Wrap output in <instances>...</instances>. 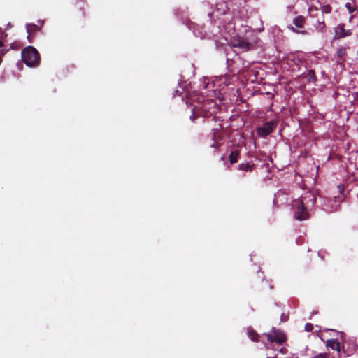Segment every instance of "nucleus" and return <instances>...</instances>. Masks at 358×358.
Here are the masks:
<instances>
[{"mask_svg":"<svg viewBox=\"0 0 358 358\" xmlns=\"http://www.w3.org/2000/svg\"><path fill=\"white\" fill-rule=\"evenodd\" d=\"M316 196L311 192H305L300 198L293 201L294 217L299 220H306L310 218L309 212L314 208Z\"/></svg>","mask_w":358,"mask_h":358,"instance_id":"obj_1","label":"nucleus"},{"mask_svg":"<svg viewBox=\"0 0 358 358\" xmlns=\"http://www.w3.org/2000/svg\"><path fill=\"white\" fill-rule=\"evenodd\" d=\"M22 59L28 66H36L40 63V55L33 46H27L22 50Z\"/></svg>","mask_w":358,"mask_h":358,"instance_id":"obj_2","label":"nucleus"},{"mask_svg":"<svg viewBox=\"0 0 358 358\" xmlns=\"http://www.w3.org/2000/svg\"><path fill=\"white\" fill-rule=\"evenodd\" d=\"M326 346L331 348L332 350H336V355H333L331 358H341V352L346 356L352 355L355 351V347H352L350 350L345 349V345H341L337 339H329L326 342Z\"/></svg>","mask_w":358,"mask_h":358,"instance_id":"obj_3","label":"nucleus"},{"mask_svg":"<svg viewBox=\"0 0 358 358\" xmlns=\"http://www.w3.org/2000/svg\"><path fill=\"white\" fill-rule=\"evenodd\" d=\"M265 336L269 342H275L280 345L287 341L285 334L279 329H275V328L273 329L271 333L266 334Z\"/></svg>","mask_w":358,"mask_h":358,"instance_id":"obj_4","label":"nucleus"},{"mask_svg":"<svg viewBox=\"0 0 358 358\" xmlns=\"http://www.w3.org/2000/svg\"><path fill=\"white\" fill-rule=\"evenodd\" d=\"M293 24L295 25V27L299 29H296L293 26L289 25L287 26V28L292 31V32L296 33V34H308V32L306 30H305L304 24H306V18L302 15H298L293 20Z\"/></svg>","mask_w":358,"mask_h":358,"instance_id":"obj_5","label":"nucleus"},{"mask_svg":"<svg viewBox=\"0 0 358 358\" xmlns=\"http://www.w3.org/2000/svg\"><path fill=\"white\" fill-rule=\"evenodd\" d=\"M277 124L274 121L266 122L263 127H258L257 129L259 136L265 138L269 136L275 129Z\"/></svg>","mask_w":358,"mask_h":358,"instance_id":"obj_6","label":"nucleus"},{"mask_svg":"<svg viewBox=\"0 0 358 358\" xmlns=\"http://www.w3.org/2000/svg\"><path fill=\"white\" fill-rule=\"evenodd\" d=\"M202 112L205 117H208L215 114L218 110L217 103L213 100L206 101L201 107Z\"/></svg>","mask_w":358,"mask_h":358,"instance_id":"obj_7","label":"nucleus"},{"mask_svg":"<svg viewBox=\"0 0 358 358\" xmlns=\"http://www.w3.org/2000/svg\"><path fill=\"white\" fill-rule=\"evenodd\" d=\"M352 35V31L350 29H345L344 24H339L335 28V37L336 38H341Z\"/></svg>","mask_w":358,"mask_h":358,"instance_id":"obj_8","label":"nucleus"},{"mask_svg":"<svg viewBox=\"0 0 358 358\" xmlns=\"http://www.w3.org/2000/svg\"><path fill=\"white\" fill-rule=\"evenodd\" d=\"M233 46L244 50H249L252 48V44L245 38H238L233 42Z\"/></svg>","mask_w":358,"mask_h":358,"instance_id":"obj_9","label":"nucleus"},{"mask_svg":"<svg viewBox=\"0 0 358 358\" xmlns=\"http://www.w3.org/2000/svg\"><path fill=\"white\" fill-rule=\"evenodd\" d=\"M26 29L28 33L27 39L29 43H32L33 35L40 31L41 27L35 24L29 23L26 24Z\"/></svg>","mask_w":358,"mask_h":358,"instance_id":"obj_10","label":"nucleus"},{"mask_svg":"<svg viewBox=\"0 0 358 358\" xmlns=\"http://www.w3.org/2000/svg\"><path fill=\"white\" fill-rule=\"evenodd\" d=\"M215 11L217 13V17H220L228 14L229 8L225 2L221 1L216 4Z\"/></svg>","mask_w":358,"mask_h":358,"instance_id":"obj_11","label":"nucleus"},{"mask_svg":"<svg viewBox=\"0 0 358 358\" xmlns=\"http://www.w3.org/2000/svg\"><path fill=\"white\" fill-rule=\"evenodd\" d=\"M212 139L222 141L224 139L223 133L221 130V125L219 124V127L214 128L212 129Z\"/></svg>","mask_w":358,"mask_h":358,"instance_id":"obj_12","label":"nucleus"},{"mask_svg":"<svg viewBox=\"0 0 358 358\" xmlns=\"http://www.w3.org/2000/svg\"><path fill=\"white\" fill-rule=\"evenodd\" d=\"M240 157V151L238 150H233L229 155V160L231 164L236 163Z\"/></svg>","mask_w":358,"mask_h":358,"instance_id":"obj_13","label":"nucleus"},{"mask_svg":"<svg viewBox=\"0 0 358 358\" xmlns=\"http://www.w3.org/2000/svg\"><path fill=\"white\" fill-rule=\"evenodd\" d=\"M255 164L248 162L241 163L238 165V169L247 172H250L254 169Z\"/></svg>","mask_w":358,"mask_h":358,"instance_id":"obj_14","label":"nucleus"},{"mask_svg":"<svg viewBox=\"0 0 358 358\" xmlns=\"http://www.w3.org/2000/svg\"><path fill=\"white\" fill-rule=\"evenodd\" d=\"M306 78L308 82L315 83L317 80L315 71L313 69H310L307 71Z\"/></svg>","mask_w":358,"mask_h":358,"instance_id":"obj_15","label":"nucleus"},{"mask_svg":"<svg viewBox=\"0 0 358 358\" xmlns=\"http://www.w3.org/2000/svg\"><path fill=\"white\" fill-rule=\"evenodd\" d=\"M248 335L252 341H258L259 334L254 329H248Z\"/></svg>","mask_w":358,"mask_h":358,"instance_id":"obj_16","label":"nucleus"},{"mask_svg":"<svg viewBox=\"0 0 358 358\" xmlns=\"http://www.w3.org/2000/svg\"><path fill=\"white\" fill-rule=\"evenodd\" d=\"M336 55L338 58H343L346 55V49L343 47L339 48L336 51Z\"/></svg>","mask_w":358,"mask_h":358,"instance_id":"obj_17","label":"nucleus"},{"mask_svg":"<svg viewBox=\"0 0 358 358\" xmlns=\"http://www.w3.org/2000/svg\"><path fill=\"white\" fill-rule=\"evenodd\" d=\"M322 13L329 14L331 12V6L329 4L322 6L321 7Z\"/></svg>","mask_w":358,"mask_h":358,"instance_id":"obj_18","label":"nucleus"},{"mask_svg":"<svg viewBox=\"0 0 358 358\" xmlns=\"http://www.w3.org/2000/svg\"><path fill=\"white\" fill-rule=\"evenodd\" d=\"M213 143L210 145V148L217 150L222 145V143L220 141H219L217 140H213Z\"/></svg>","mask_w":358,"mask_h":358,"instance_id":"obj_19","label":"nucleus"},{"mask_svg":"<svg viewBox=\"0 0 358 358\" xmlns=\"http://www.w3.org/2000/svg\"><path fill=\"white\" fill-rule=\"evenodd\" d=\"M311 358H329V355L327 353H318Z\"/></svg>","mask_w":358,"mask_h":358,"instance_id":"obj_20","label":"nucleus"},{"mask_svg":"<svg viewBox=\"0 0 358 358\" xmlns=\"http://www.w3.org/2000/svg\"><path fill=\"white\" fill-rule=\"evenodd\" d=\"M304 328L307 332H310L313 330V325L311 323H306Z\"/></svg>","mask_w":358,"mask_h":358,"instance_id":"obj_21","label":"nucleus"},{"mask_svg":"<svg viewBox=\"0 0 358 358\" xmlns=\"http://www.w3.org/2000/svg\"><path fill=\"white\" fill-rule=\"evenodd\" d=\"M324 28H325V23H324V20L323 21L318 20L317 29H320V31H322Z\"/></svg>","mask_w":358,"mask_h":358,"instance_id":"obj_22","label":"nucleus"},{"mask_svg":"<svg viewBox=\"0 0 358 358\" xmlns=\"http://www.w3.org/2000/svg\"><path fill=\"white\" fill-rule=\"evenodd\" d=\"M345 7L347 8V9L348 10L349 13H352L355 9L352 8V6H351V3H347L345 4Z\"/></svg>","mask_w":358,"mask_h":358,"instance_id":"obj_23","label":"nucleus"},{"mask_svg":"<svg viewBox=\"0 0 358 358\" xmlns=\"http://www.w3.org/2000/svg\"><path fill=\"white\" fill-rule=\"evenodd\" d=\"M7 36V34L5 33L3 31H2L1 29H0V40H3L6 38V37Z\"/></svg>","mask_w":358,"mask_h":358,"instance_id":"obj_24","label":"nucleus"},{"mask_svg":"<svg viewBox=\"0 0 358 358\" xmlns=\"http://www.w3.org/2000/svg\"><path fill=\"white\" fill-rule=\"evenodd\" d=\"M199 116V115H196V114H194L193 115H192L190 117V119L192 122H194L195 120L197 118V117Z\"/></svg>","mask_w":358,"mask_h":358,"instance_id":"obj_25","label":"nucleus"},{"mask_svg":"<svg viewBox=\"0 0 358 358\" xmlns=\"http://www.w3.org/2000/svg\"><path fill=\"white\" fill-rule=\"evenodd\" d=\"M3 47H4L3 42L2 41V40H0V49H3Z\"/></svg>","mask_w":358,"mask_h":358,"instance_id":"obj_26","label":"nucleus"},{"mask_svg":"<svg viewBox=\"0 0 358 358\" xmlns=\"http://www.w3.org/2000/svg\"><path fill=\"white\" fill-rule=\"evenodd\" d=\"M355 101H357L358 102V92L356 93L355 96Z\"/></svg>","mask_w":358,"mask_h":358,"instance_id":"obj_27","label":"nucleus"},{"mask_svg":"<svg viewBox=\"0 0 358 358\" xmlns=\"http://www.w3.org/2000/svg\"><path fill=\"white\" fill-rule=\"evenodd\" d=\"M280 352H283V348H282L280 350Z\"/></svg>","mask_w":358,"mask_h":358,"instance_id":"obj_28","label":"nucleus"},{"mask_svg":"<svg viewBox=\"0 0 358 358\" xmlns=\"http://www.w3.org/2000/svg\"><path fill=\"white\" fill-rule=\"evenodd\" d=\"M266 348L269 349V348H271V347L266 345Z\"/></svg>","mask_w":358,"mask_h":358,"instance_id":"obj_29","label":"nucleus"},{"mask_svg":"<svg viewBox=\"0 0 358 358\" xmlns=\"http://www.w3.org/2000/svg\"><path fill=\"white\" fill-rule=\"evenodd\" d=\"M267 358H269V357H267Z\"/></svg>","mask_w":358,"mask_h":358,"instance_id":"obj_30","label":"nucleus"}]
</instances>
